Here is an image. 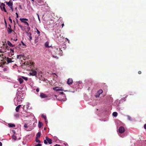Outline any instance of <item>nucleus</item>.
<instances>
[{
	"label": "nucleus",
	"mask_w": 146,
	"mask_h": 146,
	"mask_svg": "<svg viewBox=\"0 0 146 146\" xmlns=\"http://www.w3.org/2000/svg\"><path fill=\"white\" fill-rule=\"evenodd\" d=\"M48 142L49 144H51L52 143V140L51 139H50L48 137H46V139L44 140V143L45 144L48 143Z\"/></svg>",
	"instance_id": "1"
},
{
	"label": "nucleus",
	"mask_w": 146,
	"mask_h": 146,
	"mask_svg": "<svg viewBox=\"0 0 146 146\" xmlns=\"http://www.w3.org/2000/svg\"><path fill=\"white\" fill-rule=\"evenodd\" d=\"M54 49V51L56 54H58L62 53V50L59 47H55Z\"/></svg>",
	"instance_id": "2"
},
{
	"label": "nucleus",
	"mask_w": 146,
	"mask_h": 146,
	"mask_svg": "<svg viewBox=\"0 0 146 146\" xmlns=\"http://www.w3.org/2000/svg\"><path fill=\"white\" fill-rule=\"evenodd\" d=\"M5 5L3 3H1L0 7L2 11H3L5 12H7V11L5 8Z\"/></svg>",
	"instance_id": "3"
},
{
	"label": "nucleus",
	"mask_w": 146,
	"mask_h": 146,
	"mask_svg": "<svg viewBox=\"0 0 146 146\" xmlns=\"http://www.w3.org/2000/svg\"><path fill=\"white\" fill-rule=\"evenodd\" d=\"M125 131V129L123 127L120 126L119 129V132L120 133H122Z\"/></svg>",
	"instance_id": "4"
},
{
	"label": "nucleus",
	"mask_w": 146,
	"mask_h": 146,
	"mask_svg": "<svg viewBox=\"0 0 146 146\" xmlns=\"http://www.w3.org/2000/svg\"><path fill=\"white\" fill-rule=\"evenodd\" d=\"M5 2L6 3L9 7H11L13 6V3L11 0H10L9 2L5 1Z\"/></svg>",
	"instance_id": "5"
},
{
	"label": "nucleus",
	"mask_w": 146,
	"mask_h": 146,
	"mask_svg": "<svg viewBox=\"0 0 146 146\" xmlns=\"http://www.w3.org/2000/svg\"><path fill=\"white\" fill-rule=\"evenodd\" d=\"M37 72L36 71L34 70H32V72L30 73L29 74L30 75L34 76L36 75Z\"/></svg>",
	"instance_id": "6"
},
{
	"label": "nucleus",
	"mask_w": 146,
	"mask_h": 146,
	"mask_svg": "<svg viewBox=\"0 0 146 146\" xmlns=\"http://www.w3.org/2000/svg\"><path fill=\"white\" fill-rule=\"evenodd\" d=\"M40 96L41 98H43L47 97L48 96L46 94L41 93L40 94Z\"/></svg>",
	"instance_id": "7"
},
{
	"label": "nucleus",
	"mask_w": 146,
	"mask_h": 146,
	"mask_svg": "<svg viewBox=\"0 0 146 146\" xmlns=\"http://www.w3.org/2000/svg\"><path fill=\"white\" fill-rule=\"evenodd\" d=\"M73 81L72 79L69 78L68 79L67 81V83L68 85L71 84L73 83Z\"/></svg>",
	"instance_id": "8"
},
{
	"label": "nucleus",
	"mask_w": 146,
	"mask_h": 146,
	"mask_svg": "<svg viewBox=\"0 0 146 146\" xmlns=\"http://www.w3.org/2000/svg\"><path fill=\"white\" fill-rule=\"evenodd\" d=\"M17 57L18 59H21L22 58L23 60H25V56L24 55L21 54L20 55H17Z\"/></svg>",
	"instance_id": "9"
},
{
	"label": "nucleus",
	"mask_w": 146,
	"mask_h": 146,
	"mask_svg": "<svg viewBox=\"0 0 146 146\" xmlns=\"http://www.w3.org/2000/svg\"><path fill=\"white\" fill-rule=\"evenodd\" d=\"M6 60L8 63H11L14 62V61H12V59L11 58H9L8 57L7 58Z\"/></svg>",
	"instance_id": "10"
},
{
	"label": "nucleus",
	"mask_w": 146,
	"mask_h": 146,
	"mask_svg": "<svg viewBox=\"0 0 146 146\" xmlns=\"http://www.w3.org/2000/svg\"><path fill=\"white\" fill-rule=\"evenodd\" d=\"M7 43L9 46L11 47H14L15 46V45L12 44V43L9 41H7Z\"/></svg>",
	"instance_id": "11"
},
{
	"label": "nucleus",
	"mask_w": 146,
	"mask_h": 146,
	"mask_svg": "<svg viewBox=\"0 0 146 146\" xmlns=\"http://www.w3.org/2000/svg\"><path fill=\"white\" fill-rule=\"evenodd\" d=\"M14 48H11L10 51L8 52L10 53L11 55H12L14 54Z\"/></svg>",
	"instance_id": "12"
},
{
	"label": "nucleus",
	"mask_w": 146,
	"mask_h": 146,
	"mask_svg": "<svg viewBox=\"0 0 146 146\" xmlns=\"http://www.w3.org/2000/svg\"><path fill=\"white\" fill-rule=\"evenodd\" d=\"M7 31L8 34H10L13 31V30L11 29V28L8 27L7 28Z\"/></svg>",
	"instance_id": "13"
},
{
	"label": "nucleus",
	"mask_w": 146,
	"mask_h": 146,
	"mask_svg": "<svg viewBox=\"0 0 146 146\" xmlns=\"http://www.w3.org/2000/svg\"><path fill=\"white\" fill-rule=\"evenodd\" d=\"M20 20L22 22L24 23V22H25V21H28V19L26 18H20Z\"/></svg>",
	"instance_id": "14"
},
{
	"label": "nucleus",
	"mask_w": 146,
	"mask_h": 146,
	"mask_svg": "<svg viewBox=\"0 0 146 146\" xmlns=\"http://www.w3.org/2000/svg\"><path fill=\"white\" fill-rule=\"evenodd\" d=\"M27 35L30 38V40H31L32 39V37L31 36V33L29 32L27 33Z\"/></svg>",
	"instance_id": "15"
},
{
	"label": "nucleus",
	"mask_w": 146,
	"mask_h": 146,
	"mask_svg": "<svg viewBox=\"0 0 146 146\" xmlns=\"http://www.w3.org/2000/svg\"><path fill=\"white\" fill-rule=\"evenodd\" d=\"M21 105H18L17 106L15 109V110L16 112H18L20 108Z\"/></svg>",
	"instance_id": "16"
},
{
	"label": "nucleus",
	"mask_w": 146,
	"mask_h": 146,
	"mask_svg": "<svg viewBox=\"0 0 146 146\" xmlns=\"http://www.w3.org/2000/svg\"><path fill=\"white\" fill-rule=\"evenodd\" d=\"M7 44H5L4 43H3V45L2 46V48L3 49H4V50H6V48L7 46Z\"/></svg>",
	"instance_id": "17"
},
{
	"label": "nucleus",
	"mask_w": 146,
	"mask_h": 146,
	"mask_svg": "<svg viewBox=\"0 0 146 146\" xmlns=\"http://www.w3.org/2000/svg\"><path fill=\"white\" fill-rule=\"evenodd\" d=\"M103 92V91L102 89H100L97 92V94H99L100 95L102 94Z\"/></svg>",
	"instance_id": "18"
},
{
	"label": "nucleus",
	"mask_w": 146,
	"mask_h": 146,
	"mask_svg": "<svg viewBox=\"0 0 146 146\" xmlns=\"http://www.w3.org/2000/svg\"><path fill=\"white\" fill-rule=\"evenodd\" d=\"M8 125L9 127H15V125L14 124L9 123L8 124Z\"/></svg>",
	"instance_id": "19"
},
{
	"label": "nucleus",
	"mask_w": 146,
	"mask_h": 146,
	"mask_svg": "<svg viewBox=\"0 0 146 146\" xmlns=\"http://www.w3.org/2000/svg\"><path fill=\"white\" fill-rule=\"evenodd\" d=\"M55 88H58V89L56 90V91H62L63 90V89H62V88H60L58 87H56V88H53V89L54 90H55Z\"/></svg>",
	"instance_id": "20"
},
{
	"label": "nucleus",
	"mask_w": 146,
	"mask_h": 146,
	"mask_svg": "<svg viewBox=\"0 0 146 146\" xmlns=\"http://www.w3.org/2000/svg\"><path fill=\"white\" fill-rule=\"evenodd\" d=\"M49 42H46L44 44L45 47L46 48H49L50 46H49Z\"/></svg>",
	"instance_id": "21"
},
{
	"label": "nucleus",
	"mask_w": 146,
	"mask_h": 146,
	"mask_svg": "<svg viewBox=\"0 0 146 146\" xmlns=\"http://www.w3.org/2000/svg\"><path fill=\"white\" fill-rule=\"evenodd\" d=\"M42 125H43V124L42 123V122H40V121H39L38 124V127L39 128H40L42 127Z\"/></svg>",
	"instance_id": "22"
},
{
	"label": "nucleus",
	"mask_w": 146,
	"mask_h": 146,
	"mask_svg": "<svg viewBox=\"0 0 146 146\" xmlns=\"http://www.w3.org/2000/svg\"><path fill=\"white\" fill-rule=\"evenodd\" d=\"M19 81L21 84L23 82V78H19Z\"/></svg>",
	"instance_id": "23"
},
{
	"label": "nucleus",
	"mask_w": 146,
	"mask_h": 146,
	"mask_svg": "<svg viewBox=\"0 0 146 146\" xmlns=\"http://www.w3.org/2000/svg\"><path fill=\"white\" fill-rule=\"evenodd\" d=\"M40 132H39L36 135V137H40Z\"/></svg>",
	"instance_id": "24"
},
{
	"label": "nucleus",
	"mask_w": 146,
	"mask_h": 146,
	"mask_svg": "<svg viewBox=\"0 0 146 146\" xmlns=\"http://www.w3.org/2000/svg\"><path fill=\"white\" fill-rule=\"evenodd\" d=\"M17 101L18 102H21L22 101V100H21V98L20 97L19 98L18 97H17Z\"/></svg>",
	"instance_id": "25"
},
{
	"label": "nucleus",
	"mask_w": 146,
	"mask_h": 146,
	"mask_svg": "<svg viewBox=\"0 0 146 146\" xmlns=\"http://www.w3.org/2000/svg\"><path fill=\"white\" fill-rule=\"evenodd\" d=\"M35 141L36 142H38L39 143H40V140H39L37 137L36 138Z\"/></svg>",
	"instance_id": "26"
},
{
	"label": "nucleus",
	"mask_w": 146,
	"mask_h": 146,
	"mask_svg": "<svg viewBox=\"0 0 146 146\" xmlns=\"http://www.w3.org/2000/svg\"><path fill=\"white\" fill-rule=\"evenodd\" d=\"M11 48H10L8 46H7L6 50L7 51V50L9 51L11 50Z\"/></svg>",
	"instance_id": "27"
},
{
	"label": "nucleus",
	"mask_w": 146,
	"mask_h": 146,
	"mask_svg": "<svg viewBox=\"0 0 146 146\" xmlns=\"http://www.w3.org/2000/svg\"><path fill=\"white\" fill-rule=\"evenodd\" d=\"M117 115V113L116 112H113V115L114 117H116Z\"/></svg>",
	"instance_id": "28"
},
{
	"label": "nucleus",
	"mask_w": 146,
	"mask_h": 146,
	"mask_svg": "<svg viewBox=\"0 0 146 146\" xmlns=\"http://www.w3.org/2000/svg\"><path fill=\"white\" fill-rule=\"evenodd\" d=\"M22 78L23 79H24L26 81H27L28 80V78L27 77H25L24 76H22Z\"/></svg>",
	"instance_id": "29"
},
{
	"label": "nucleus",
	"mask_w": 146,
	"mask_h": 146,
	"mask_svg": "<svg viewBox=\"0 0 146 146\" xmlns=\"http://www.w3.org/2000/svg\"><path fill=\"white\" fill-rule=\"evenodd\" d=\"M12 138L13 139H14L15 140H16L17 138H16V137L15 135H13L12 137Z\"/></svg>",
	"instance_id": "30"
},
{
	"label": "nucleus",
	"mask_w": 146,
	"mask_h": 146,
	"mask_svg": "<svg viewBox=\"0 0 146 146\" xmlns=\"http://www.w3.org/2000/svg\"><path fill=\"white\" fill-rule=\"evenodd\" d=\"M42 117L44 118L45 119V121H46V117L45 115H44L43 114H42Z\"/></svg>",
	"instance_id": "31"
},
{
	"label": "nucleus",
	"mask_w": 146,
	"mask_h": 146,
	"mask_svg": "<svg viewBox=\"0 0 146 146\" xmlns=\"http://www.w3.org/2000/svg\"><path fill=\"white\" fill-rule=\"evenodd\" d=\"M127 117L128 120L130 121L131 120V118L130 116H127Z\"/></svg>",
	"instance_id": "32"
},
{
	"label": "nucleus",
	"mask_w": 146,
	"mask_h": 146,
	"mask_svg": "<svg viewBox=\"0 0 146 146\" xmlns=\"http://www.w3.org/2000/svg\"><path fill=\"white\" fill-rule=\"evenodd\" d=\"M7 51L6 50H4V51H2L1 50V49H0V52H1V53H4V52H7Z\"/></svg>",
	"instance_id": "33"
},
{
	"label": "nucleus",
	"mask_w": 146,
	"mask_h": 146,
	"mask_svg": "<svg viewBox=\"0 0 146 146\" xmlns=\"http://www.w3.org/2000/svg\"><path fill=\"white\" fill-rule=\"evenodd\" d=\"M4 22H5V27H7V23L5 18H4Z\"/></svg>",
	"instance_id": "34"
},
{
	"label": "nucleus",
	"mask_w": 146,
	"mask_h": 146,
	"mask_svg": "<svg viewBox=\"0 0 146 146\" xmlns=\"http://www.w3.org/2000/svg\"><path fill=\"white\" fill-rule=\"evenodd\" d=\"M35 146H42V145L41 144L38 143L37 144L35 145Z\"/></svg>",
	"instance_id": "35"
},
{
	"label": "nucleus",
	"mask_w": 146,
	"mask_h": 146,
	"mask_svg": "<svg viewBox=\"0 0 146 146\" xmlns=\"http://www.w3.org/2000/svg\"><path fill=\"white\" fill-rule=\"evenodd\" d=\"M36 31L37 32V33L38 34V35H39L40 33V31L38 30L37 28H36Z\"/></svg>",
	"instance_id": "36"
},
{
	"label": "nucleus",
	"mask_w": 146,
	"mask_h": 146,
	"mask_svg": "<svg viewBox=\"0 0 146 146\" xmlns=\"http://www.w3.org/2000/svg\"><path fill=\"white\" fill-rule=\"evenodd\" d=\"M119 135L121 137L123 138V137H124L125 135H124V134H122V135Z\"/></svg>",
	"instance_id": "37"
},
{
	"label": "nucleus",
	"mask_w": 146,
	"mask_h": 146,
	"mask_svg": "<svg viewBox=\"0 0 146 146\" xmlns=\"http://www.w3.org/2000/svg\"><path fill=\"white\" fill-rule=\"evenodd\" d=\"M25 128H27L28 127V125L27 124H25L24 126Z\"/></svg>",
	"instance_id": "38"
},
{
	"label": "nucleus",
	"mask_w": 146,
	"mask_h": 146,
	"mask_svg": "<svg viewBox=\"0 0 146 146\" xmlns=\"http://www.w3.org/2000/svg\"><path fill=\"white\" fill-rule=\"evenodd\" d=\"M24 23L26 24L28 26H29V23L26 21L24 22Z\"/></svg>",
	"instance_id": "39"
},
{
	"label": "nucleus",
	"mask_w": 146,
	"mask_h": 146,
	"mask_svg": "<svg viewBox=\"0 0 146 146\" xmlns=\"http://www.w3.org/2000/svg\"><path fill=\"white\" fill-rule=\"evenodd\" d=\"M9 20L10 21L11 23H12V20L11 19L10 17H9Z\"/></svg>",
	"instance_id": "40"
},
{
	"label": "nucleus",
	"mask_w": 146,
	"mask_h": 146,
	"mask_svg": "<svg viewBox=\"0 0 146 146\" xmlns=\"http://www.w3.org/2000/svg\"><path fill=\"white\" fill-rule=\"evenodd\" d=\"M100 95L99 94H97V93H96V94L95 95V96L96 97H99L100 96Z\"/></svg>",
	"instance_id": "41"
},
{
	"label": "nucleus",
	"mask_w": 146,
	"mask_h": 146,
	"mask_svg": "<svg viewBox=\"0 0 146 146\" xmlns=\"http://www.w3.org/2000/svg\"><path fill=\"white\" fill-rule=\"evenodd\" d=\"M15 116L16 117H18L19 116L18 114H16L15 115Z\"/></svg>",
	"instance_id": "42"
},
{
	"label": "nucleus",
	"mask_w": 146,
	"mask_h": 146,
	"mask_svg": "<svg viewBox=\"0 0 146 146\" xmlns=\"http://www.w3.org/2000/svg\"><path fill=\"white\" fill-rule=\"evenodd\" d=\"M35 43L37 42L38 41V39L36 38V39L35 40Z\"/></svg>",
	"instance_id": "43"
},
{
	"label": "nucleus",
	"mask_w": 146,
	"mask_h": 146,
	"mask_svg": "<svg viewBox=\"0 0 146 146\" xmlns=\"http://www.w3.org/2000/svg\"><path fill=\"white\" fill-rule=\"evenodd\" d=\"M77 83H78V84H81L82 83V82L81 81H79Z\"/></svg>",
	"instance_id": "44"
},
{
	"label": "nucleus",
	"mask_w": 146,
	"mask_h": 146,
	"mask_svg": "<svg viewBox=\"0 0 146 146\" xmlns=\"http://www.w3.org/2000/svg\"><path fill=\"white\" fill-rule=\"evenodd\" d=\"M9 7L10 8H11V9L12 11H13V6H12L11 7Z\"/></svg>",
	"instance_id": "45"
},
{
	"label": "nucleus",
	"mask_w": 146,
	"mask_h": 146,
	"mask_svg": "<svg viewBox=\"0 0 146 146\" xmlns=\"http://www.w3.org/2000/svg\"><path fill=\"white\" fill-rule=\"evenodd\" d=\"M21 43L23 44V46H26V44H25L22 41H21Z\"/></svg>",
	"instance_id": "46"
},
{
	"label": "nucleus",
	"mask_w": 146,
	"mask_h": 146,
	"mask_svg": "<svg viewBox=\"0 0 146 146\" xmlns=\"http://www.w3.org/2000/svg\"><path fill=\"white\" fill-rule=\"evenodd\" d=\"M36 91L37 92H38L39 91V89L38 88H37L36 89Z\"/></svg>",
	"instance_id": "47"
},
{
	"label": "nucleus",
	"mask_w": 146,
	"mask_h": 146,
	"mask_svg": "<svg viewBox=\"0 0 146 146\" xmlns=\"http://www.w3.org/2000/svg\"><path fill=\"white\" fill-rule=\"evenodd\" d=\"M19 26L21 29H22V28L23 27L21 25H19Z\"/></svg>",
	"instance_id": "48"
},
{
	"label": "nucleus",
	"mask_w": 146,
	"mask_h": 146,
	"mask_svg": "<svg viewBox=\"0 0 146 146\" xmlns=\"http://www.w3.org/2000/svg\"><path fill=\"white\" fill-rule=\"evenodd\" d=\"M37 16H38V19L40 21V19L39 17V15H38V14H37Z\"/></svg>",
	"instance_id": "49"
},
{
	"label": "nucleus",
	"mask_w": 146,
	"mask_h": 146,
	"mask_svg": "<svg viewBox=\"0 0 146 146\" xmlns=\"http://www.w3.org/2000/svg\"><path fill=\"white\" fill-rule=\"evenodd\" d=\"M138 73L139 74H141V71H138Z\"/></svg>",
	"instance_id": "50"
},
{
	"label": "nucleus",
	"mask_w": 146,
	"mask_h": 146,
	"mask_svg": "<svg viewBox=\"0 0 146 146\" xmlns=\"http://www.w3.org/2000/svg\"><path fill=\"white\" fill-rule=\"evenodd\" d=\"M144 128L146 129V123L144 125Z\"/></svg>",
	"instance_id": "51"
},
{
	"label": "nucleus",
	"mask_w": 146,
	"mask_h": 146,
	"mask_svg": "<svg viewBox=\"0 0 146 146\" xmlns=\"http://www.w3.org/2000/svg\"><path fill=\"white\" fill-rule=\"evenodd\" d=\"M54 146H60V145H58L57 144H56L55 145H54Z\"/></svg>",
	"instance_id": "52"
},
{
	"label": "nucleus",
	"mask_w": 146,
	"mask_h": 146,
	"mask_svg": "<svg viewBox=\"0 0 146 146\" xmlns=\"http://www.w3.org/2000/svg\"><path fill=\"white\" fill-rule=\"evenodd\" d=\"M62 27H63V26H64V23H63L62 24Z\"/></svg>",
	"instance_id": "53"
},
{
	"label": "nucleus",
	"mask_w": 146,
	"mask_h": 146,
	"mask_svg": "<svg viewBox=\"0 0 146 146\" xmlns=\"http://www.w3.org/2000/svg\"><path fill=\"white\" fill-rule=\"evenodd\" d=\"M2 146V143L0 142V146Z\"/></svg>",
	"instance_id": "54"
},
{
	"label": "nucleus",
	"mask_w": 146,
	"mask_h": 146,
	"mask_svg": "<svg viewBox=\"0 0 146 146\" xmlns=\"http://www.w3.org/2000/svg\"><path fill=\"white\" fill-rule=\"evenodd\" d=\"M60 94H64V93L63 92H60Z\"/></svg>",
	"instance_id": "55"
},
{
	"label": "nucleus",
	"mask_w": 146,
	"mask_h": 146,
	"mask_svg": "<svg viewBox=\"0 0 146 146\" xmlns=\"http://www.w3.org/2000/svg\"><path fill=\"white\" fill-rule=\"evenodd\" d=\"M17 39H14V40L15 41H17Z\"/></svg>",
	"instance_id": "56"
},
{
	"label": "nucleus",
	"mask_w": 146,
	"mask_h": 146,
	"mask_svg": "<svg viewBox=\"0 0 146 146\" xmlns=\"http://www.w3.org/2000/svg\"><path fill=\"white\" fill-rule=\"evenodd\" d=\"M16 17L17 18H18L19 17L18 15H16Z\"/></svg>",
	"instance_id": "57"
},
{
	"label": "nucleus",
	"mask_w": 146,
	"mask_h": 146,
	"mask_svg": "<svg viewBox=\"0 0 146 146\" xmlns=\"http://www.w3.org/2000/svg\"><path fill=\"white\" fill-rule=\"evenodd\" d=\"M9 28H11V25L9 24Z\"/></svg>",
	"instance_id": "58"
},
{
	"label": "nucleus",
	"mask_w": 146,
	"mask_h": 146,
	"mask_svg": "<svg viewBox=\"0 0 146 146\" xmlns=\"http://www.w3.org/2000/svg\"><path fill=\"white\" fill-rule=\"evenodd\" d=\"M44 130H46V127H44Z\"/></svg>",
	"instance_id": "59"
},
{
	"label": "nucleus",
	"mask_w": 146,
	"mask_h": 146,
	"mask_svg": "<svg viewBox=\"0 0 146 146\" xmlns=\"http://www.w3.org/2000/svg\"><path fill=\"white\" fill-rule=\"evenodd\" d=\"M15 14H16V15H18V13H16Z\"/></svg>",
	"instance_id": "60"
},
{
	"label": "nucleus",
	"mask_w": 146,
	"mask_h": 146,
	"mask_svg": "<svg viewBox=\"0 0 146 146\" xmlns=\"http://www.w3.org/2000/svg\"><path fill=\"white\" fill-rule=\"evenodd\" d=\"M20 7L21 9V6H20Z\"/></svg>",
	"instance_id": "61"
},
{
	"label": "nucleus",
	"mask_w": 146,
	"mask_h": 146,
	"mask_svg": "<svg viewBox=\"0 0 146 146\" xmlns=\"http://www.w3.org/2000/svg\"><path fill=\"white\" fill-rule=\"evenodd\" d=\"M16 20H17V22H18V20L17 19H16Z\"/></svg>",
	"instance_id": "62"
},
{
	"label": "nucleus",
	"mask_w": 146,
	"mask_h": 146,
	"mask_svg": "<svg viewBox=\"0 0 146 146\" xmlns=\"http://www.w3.org/2000/svg\"><path fill=\"white\" fill-rule=\"evenodd\" d=\"M1 55H2V56H3V54H1Z\"/></svg>",
	"instance_id": "63"
},
{
	"label": "nucleus",
	"mask_w": 146,
	"mask_h": 146,
	"mask_svg": "<svg viewBox=\"0 0 146 146\" xmlns=\"http://www.w3.org/2000/svg\"><path fill=\"white\" fill-rule=\"evenodd\" d=\"M13 22H14V23H15V21H13Z\"/></svg>",
	"instance_id": "64"
}]
</instances>
